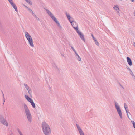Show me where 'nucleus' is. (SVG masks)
<instances>
[{"label":"nucleus","mask_w":135,"mask_h":135,"mask_svg":"<svg viewBox=\"0 0 135 135\" xmlns=\"http://www.w3.org/2000/svg\"><path fill=\"white\" fill-rule=\"evenodd\" d=\"M65 14L68 19L73 28L76 30V32L79 30L78 29V25L75 21H74L73 18L71 17L69 13L66 12Z\"/></svg>","instance_id":"f257e3e1"},{"label":"nucleus","mask_w":135,"mask_h":135,"mask_svg":"<svg viewBox=\"0 0 135 135\" xmlns=\"http://www.w3.org/2000/svg\"><path fill=\"white\" fill-rule=\"evenodd\" d=\"M42 127L45 135H50L51 133L50 129L49 126L46 122H44L42 123Z\"/></svg>","instance_id":"f03ea898"},{"label":"nucleus","mask_w":135,"mask_h":135,"mask_svg":"<svg viewBox=\"0 0 135 135\" xmlns=\"http://www.w3.org/2000/svg\"><path fill=\"white\" fill-rule=\"evenodd\" d=\"M23 105L25 113L28 120L29 122H31L32 119V116L29 109L26 104H24Z\"/></svg>","instance_id":"7ed1b4c3"},{"label":"nucleus","mask_w":135,"mask_h":135,"mask_svg":"<svg viewBox=\"0 0 135 135\" xmlns=\"http://www.w3.org/2000/svg\"><path fill=\"white\" fill-rule=\"evenodd\" d=\"M45 10L46 12L48 14V15L50 16V17L54 20V21L57 24L58 27L59 28L61 29L62 28V26L60 25L59 22L57 20L56 18L54 16L52 13L50 11L47 9H46Z\"/></svg>","instance_id":"20e7f679"},{"label":"nucleus","mask_w":135,"mask_h":135,"mask_svg":"<svg viewBox=\"0 0 135 135\" xmlns=\"http://www.w3.org/2000/svg\"><path fill=\"white\" fill-rule=\"evenodd\" d=\"M114 105L118 113L120 118H123L122 114L120 107L119 104L116 101H114Z\"/></svg>","instance_id":"39448f33"},{"label":"nucleus","mask_w":135,"mask_h":135,"mask_svg":"<svg viewBox=\"0 0 135 135\" xmlns=\"http://www.w3.org/2000/svg\"><path fill=\"white\" fill-rule=\"evenodd\" d=\"M79 35V37L84 42H85L84 35L81 33L80 30H79L76 32Z\"/></svg>","instance_id":"423d86ee"},{"label":"nucleus","mask_w":135,"mask_h":135,"mask_svg":"<svg viewBox=\"0 0 135 135\" xmlns=\"http://www.w3.org/2000/svg\"><path fill=\"white\" fill-rule=\"evenodd\" d=\"M76 126L80 135H85L83 131L79 125L78 124H76Z\"/></svg>","instance_id":"0eeeda50"},{"label":"nucleus","mask_w":135,"mask_h":135,"mask_svg":"<svg viewBox=\"0 0 135 135\" xmlns=\"http://www.w3.org/2000/svg\"><path fill=\"white\" fill-rule=\"evenodd\" d=\"M126 59L129 65L130 66H132V63L131 59L128 57H127Z\"/></svg>","instance_id":"6e6552de"},{"label":"nucleus","mask_w":135,"mask_h":135,"mask_svg":"<svg viewBox=\"0 0 135 135\" xmlns=\"http://www.w3.org/2000/svg\"><path fill=\"white\" fill-rule=\"evenodd\" d=\"M1 123L3 124L6 126H8L7 122L6 120L5 119H3Z\"/></svg>","instance_id":"1a4fd4ad"},{"label":"nucleus","mask_w":135,"mask_h":135,"mask_svg":"<svg viewBox=\"0 0 135 135\" xmlns=\"http://www.w3.org/2000/svg\"><path fill=\"white\" fill-rule=\"evenodd\" d=\"M75 55L76 58L78 61H81V58L77 53L75 54Z\"/></svg>","instance_id":"9d476101"},{"label":"nucleus","mask_w":135,"mask_h":135,"mask_svg":"<svg viewBox=\"0 0 135 135\" xmlns=\"http://www.w3.org/2000/svg\"><path fill=\"white\" fill-rule=\"evenodd\" d=\"M11 6L13 7V8L15 9V11L17 12H18V10L17 7L15 4L14 3H12L11 4Z\"/></svg>","instance_id":"9b49d317"},{"label":"nucleus","mask_w":135,"mask_h":135,"mask_svg":"<svg viewBox=\"0 0 135 135\" xmlns=\"http://www.w3.org/2000/svg\"><path fill=\"white\" fill-rule=\"evenodd\" d=\"M25 37H26V38H31V36L27 32H25Z\"/></svg>","instance_id":"f8f14e48"},{"label":"nucleus","mask_w":135,"mask_h":135,"mask_svg":"<svg viewBox=\"0 0 135 135\" xmlns=\"http://www.w3.org/2000/svg\"><path fill=\"white\" fill-rule=\"evenodd\" d=\"M25 97L27 100L30 103V102H31L33 100L32 99L30 98L28 96L25 95Z\"/></svg>","instance_id":"ddd939ff"},{"label":"nucleus","mask_w":135,"mask_h":135,"mask_svg":"<svg viewBox=\"0 0 135 135\" xmlns=\"http://www.w3.org/2000/svg\"><path fill=\"white\" fill-rule=\"evenodd\" d=\"M28 42L29 44L31 47H34V45L33 43V40H32Z\"/></svg>","instance_id":"4468645a"},{"label":"nucleus","mask_w":135,"mask_h":135,"mask_svg":"<svg viewBox=\"0 0 135 135\" xmlns=\"http://www.w3.org/2000/svg\"><path fill=\"white\" fill-rule=\"evenodd\" d=\"M129 73L132 76L134 80H135V76L134 75L132 71L131 70L129 71Z\"/></svg>","instance_id":"2eb2a0df"},{"label":"nucleus","mask_w":135,"mask_h":135,"mask_svg":"<svg viewBox=\"0 0 135 135\" xmlns=\"http://www.w3.org/2000/svg\"><path fill=\"white\" fill-rule=\"evenodd\" d=\"M30 103H31V105L34 108H35L36 107L35 105L33 100L31 102H30Z\"/></svg>","instance_id":"dca6fc26"},{"label":"nucleus","mask_w":135,"mask_h":135,"mask_svg":"<svg viewBox=\"0 0 135 135\" xmlns=\"http://www.w3.org/2000/svg\"><path fill=\"white\" fill-rule=\"evenodd\" d=\"M24 85L27 90H28V89H29V87L25 83L24 84Z\"/></svg>","instance_id":"f3484780"},{"label":"nucleus","mask_w":135,"mask_h":135,"mask_svg":"<svg viewBox=\"0 0 135 135\" xmlns=\"http://www.w3.org/2000/svg\"><path fill=\"white\" fill-rule=\"evenodd\" d=\"M114 8V9L117 11V12H119V9L118 7V6L117 5L116 6H115V7Z\"/></svg>","instance_id":"a211bd4d"},{"label":"nucleus","mask_w":135,"mask_h":135,"mask_svg":"<svg viewBox=\"0 0 135 135\" xmlns=\"http://www.w3.org/2000/svg\"><path fill=\"white\" fill-rule=\"evenodd\" d=\"M4 119L3 116L0 115V122H1Z\"/></svg>","instance_id":"6ab92c4d"},{"label":"nucleus","mask_w":135,"mask_h":135,"mask_svg":"<svg viewBox=\"0 0 135 135\" xmlns=\"http://www.w3.org/2000/svg\"><path fill=\"white\" fill-rule=\"evenodd\" d=\"M17 131L20 135H23L22 132L19 129H17Z\"/></svg>","instance_id":"aec40b11"},{"label":"nucleus","mask_w":135,"mask_h":135,"mask_svg":"<svg viewBox=\"0 0 135 135\" xmlns=\"http://www.w3.org/2000/svg\"><path fill=\"white\" fill-rule=\"evenodd\" d=\"M124 108L125 109V110H127L128 109V107L127 106V104L125 103L124 104Z\"/></svg>","instance_id":"412c9836"},{"label":"nucleus","mask_w":135,"mask_h":135,"mask_svg":"<svg viewBox=\"0 0 135 135\" xmlns=\"http://www.w3.org/2000/svg\"><path fill=\"white\" fill-rule=\"evenodd\" d=\"M27 3L31 5H32V3L30 0H25Z\"/></svg>","instance_id":"4be33fe9"},{"label":"nucleus","mask_w":135,"mask_h":135,"mask_svg":"<svg viewBox=\"0 0 135 135\" xmlns=\"http://www.w3.org/2000/svg\"><path fill=\"white\" fill-rule=\"evenodd\" d=\"M27 3L31 5H32V3L30 0H25Z\"/></svg>","instance_id":"5701e85b"},{"label":"nucleus","mask_w":135,"mask_h":135,"mask_svg":"<svg viewBox=\"0 0 135 135\" xmlns=\"http://www.w3.org/2000/svg\"><path fill=\"white\" fill-rule=\"evenodd\" d=\"M91 36H92V38H93V40H94V41H96L97 40H96V39L94 37L93 35V34L91 33Z\"/></svg>","instance_id":"b1692460"},{"label":"nucleus","mask_w":135,"mask_h":135,"mask_svg":"<svg viewBox=\"0 0 135 135\" xmlns=\"http://www.w3.org/2000/svg\"><path fill=\"white\" fill-rule=\"evenodd\" d=\"M29 11V12L31 13L33 15V13H34L33 11H32V10L30 9L29 8H28V9Z\"/></svg>","instance_id":"393cba45"},{"label":"nucleus","mask_w":135,"mask_h":135,"mask_svg":"<svg viewBox=\"0 0 135 135\" xmlns=\"http://www.w3.org/2000/svg\"><path fill=\"white\" fill-rule=\"evenodd\" d=\"M71 48L72 49V50L74 52L75 54L76 53H77L76 51L74 48L72 46H71Z\"/></svg>","instance_id":"a878e982"},{"label":"nucleus","mask_w":135,"mask_h":135,"mask_svg":"<svg viewBox=\"0 0 135 135\" xmlns=\"http://www.w3.org/2000/svg\"><path fill=\"white\" fill-rule=\"evenodd\" d=\"M95 43L96 45L97 46H99V43L97 41V40H96V41H95Z\"/></svg>","instance_id":"bb28decb"},{"label":"nucleus","mask_w":135,"mask_h":135,"mask_svg":"<svg viewBox=\"0 0 135 135\" xmlns=\"http://www.w3.org/2000/svg\"><path fill=\"white\" fill-rule=\"evenodd\" d=\"M8 1L11 4L13 3L12 0H8Z\"/></svg>","instance_id":"cd10ccee"},{"label":"nucleus","mask_w":135,"mask_h":135,"mask_svg":"<svg viewBox=\"0 0 135 135\" xmlns=\"http://www.w3.org/2000/svg\"><path fill=\"white\" fill-rule=\"evenodd\" d=\"M9 135H14L12 131H10L9 132Z\"/></svg>","instance_id":"c85d7f7f"},{"label":"nucleus","mask_w":135,"mask_h":135,"mask_svg":"<svg viewBox=\"0 0 135 135\" xmlns=\"http://www.w3.org/2000/svg\"><path fill=\"white\" fill-rule=\"evenodd\" d=\"M28 93L29 94H31V90H30V89H28Z\"/></svg>","instance_id":"c756f323"},{"label":"nucleus","mask_w":135,"mask_h":135,"mask_svg":"<svg viewBox=\"0 0 135 135\" xmlns=\"http://www.w3.org/2000/svg\"><path fill=\"white\" fill-rule=\"evenodd\" d=\"M126 68L127 69V70L129 71H130L131 70V69L130 68H129L128 67V66H127V67H126Z\"/></svg>","instance_id":"7c9ffc66"},{"label":"nucleus","mask_w":135,"mask_h":135,"mask_svg":"<svg viewBox=\"0 0 135 135\" xmlns=\"http://www.w3.org/2000/svg\"><path fill=\"white\" fill-rule=\"evenodd\" d=\"M126 112L127 113V114H128V113H129V114H130V113H129L128 112H129V110H128V109L127 110H126Z\"/></svg>","instance_id":"2f4dec72"},{"label":"nucleus","mask_w":135,"mask_h":135,"mask_svg":"<svg viewBox=\"0 0 135 135\" xmlns=\"http://www.w3.org/2000/svg\"><path fill=\"white\" fill-rule=\"evenodd\" d=\"M27 40H28V42L29 41H31V40H32V38H27Z\"/></svg>","instance_id":"473e14b6"},{"label":"nucleus","mask_w":135,"mask_h":135,"mask_svg":"<svg viewBox=\"0 0 135 135\" xmlns=\"http://www.w3.org/2000/svg\"><path fill=\"white\" fill-rule=\"evenodd\" d=\"M36 18L37 17V16L34 14L33 13L32 15Z\"/></svg>","instance_id":"72a5a7b5"},{"label":"nucleus","mask_w":135,"mask_h":135,"mask_svg":"<svg viewBox=\"0 0 135 135\" xmlns=\"http://www.w3.org/2000/svg\"><path fill=\"white\" fill-rule=\"evenodd\" d=\"M24 6L27 9H28V8H29L28 7H27V6H26L25 5H24Z\"/></svg>","instance_id":"f704fd0d"},{"label":"nucleus","mask_w":135,"mask_h":135,"mask_svg":"<svg viewBox=\"0 0 135 135\" xmlns=\"http://www.w3.org/2000/svg\"><path fill=\"white\" fill-rule=\"evenodd\" d=\"M36 18L37 20H38L39 21L40 20L39 18L37 17Z\"/></svg>","instance_id":"c9c22d12"},{"label":"nucleus","mask_w":135,"mask_h":135,"mask_svg":"<svg viewBox=\"0 0 135 135\" xmlns=\"http://www.w3.org/2000/svg\"><path fill=\"white\" fill-rule=\"evenodd\" d=\"M127 116L128 117V118L129 119H130V118H129V115H128V114H127Z\"/></svg>","instance_id":"e433bc0d"},{"label":"nucleus","mask_w":135,"mask_h":135,"mask_svg":"<svg viewBox=\"0 0 135 135\" xmlns=\"http://www.w3.org/2000/svg\"><path fill=\"white\" fill-rule=\"evenodd\" d=\"M132 2H133L134 1V0H131Z\"/></svg>","instance_id":"4c0bfd02"},{"label":"nucleus","mask_w":135,"mask_h":135,"mask_svg":"<svg viewBox=\"0 0 135 135\" xmlns=\"http://www.w3.org/2000/svg\"><path fill=\"white\" fill-rule=\"evenodd\" d=\"M62 56H63L64 57V56L63 55H62Z\"/></svg>","instance_id":"58836bf2"}]
</instances>
